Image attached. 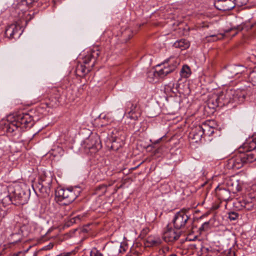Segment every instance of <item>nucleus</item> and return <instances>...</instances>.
Returning a JSON list of instances; mask_svg holds the SVG:
<instances>
[{
	"mask_svg": "<svg viewBox=\"0 0 256 256\" xmlns=\"http://www.w3.org/2000/svg\"><path fill=\"white\" fill-rule=\"evenodd\" d=\"M74 222H77L78 221H80L81 219V216H78L74 218H73Z\"/></svg>",
	"mask_w": 256,
	"mask_h": 256,
	"instance_id": "nucleus-37",
	"label": "nucleus"
},
{
	"mask_svg": "<svg viewBox=\"0 0 256 256\" xmlns=\"http://www.w3.org/2000/svg\"><path fill=\"white\" fill-rule=\"evenodd\" d=\"M181 232L170 227L168 224L164 228L162 233V239L166 242H172L178 240Z\"/></svg>",
	"mask_w": 256,
	"mask_h": 256,
	"instance_id": "nucleus-7",
	"label": "nucleus"
},
{
	"mask_svg": "<svg viewBox=\"0 0 256 256\" xmlns=\"http://www.w3.org/2000/svg\"><path fill=\"white\" fill-rule=\"evenodd\" d=\"M54 246V244L52 243H50L48 245L44 246L42 250H49L52 249Z\"/></svg>",
	"mask_w": 256,
	"mask_h": 256,
	"instance_id": "nucleus-32",
	"label": "nucleus"
},
{
	"mask_svg": "<svg viewBox=\"0 0 256 256\" xmlns=\"http://www.w3.org/2000/svg\"><path fill=\"white\" fill-rule=\"evenodd\" d=\"M20 27L16 24H12L6 30L5 34L10 38H15V36L19 37L21 34L20 32Z\"/></svg>",
	"mask_w": 256,
	"mask_h": 256,
	"instance_id": "nucleus-15",
	"label": "nucleus"
},
{
	"mask_svg": "<svg viewBox=\"0 0 256 256\" xmlns=\"http://www.w3.org/2000/svg\"><path fill=\"white\" fill-rule=\"evenodd\" d=\"M12 256H18V254H14Z\"/></svg>",
	"mask_w": 256,
	"mask_h": 256,
	"instance_id": "nucleus-46",
	"label": "nucleus"
},
{
	"mask_svg": "<svg viewBox=\"0 0 256 256\" xmlns=\"http://www.w3.org/2000/svg\"><path fill=\"white\" fill-rule=\"evenodd\" d=\"M72 254V252H64L60 254H58L56 256H70Z\"/></svg>",
	"mask_w": 256,
	"mask_h": 256,
	"instance_id": "nucleus-36",
	"label": "nucleus"
},
{
	"mask_svg": "<svg viewBox=\"0 0 256 256\" xmlns=\"http://www.w3.org/2000/svg\"><path fill=\"white\" fill-rule=\"evenodd\" d=\"M80 189L78 187L72 188H59L56 191V196L58 201L63 204L67 205L72 203L80 194Z\"/></svg>",
	"mask_w": 256,
	"mask_h": 256,
	"instance_id": "nucleus-4",
	"label": "nucleus"
},
{
	"mask_svg": "<svg viewBox=\"0 0 256 256\" xmlns=\"http://www.w3.org/2000/svg\"><path fill=\"white\" fill-rule=\"evenodd\" d=\"M0 200L4 206L9 205L10 204L15 202L14 200V196L9 194V190L6 188H4V192L0 194Z\"/></svg>",
	"mask_w": 256,
	"mask_h": 256,
	"instance_id": "nucleus-12",
	"label": "nucleus"
},
{
	"mask_svg": "<svg viewBox=\"0 0 256 256\" xmlns=\"http://www.w3.org/2000/svg\"><path fill=\"white\" fill-rule=\"evenodd\" d=\"M6 215V212L5 210H2L0 208V221Z\"/></svg>",
	"mask_w": 256,
	"mask_h": 256,
	"instance_id": "nucleus-31",
	"label": "nucleus"
},
{
	"mask_svg": "<svg viewBox=\"0 0 256 256\" xmlns=\"http://www.w3.org/2000/svg\"><path fill=\"white\" fill-rule=\"evenodd\" d=\"M208 104L212 108L218 106H222L218 94H214L212 97L208 100Z\"/></svg>",
	"mask_w": 256,
	"mask_h": 256,
	"instance_id": "nucleus-21",
	"label": "nucleus"
},
{
	"mask_svg": "<svg viewBox=\"0 0 256 256\" xmlns=\"http://www.w3.org/2000/svg\"><path fill=\"white\" fill-rule=\"evenodd\" d=\"M234 256V251L231 250H229L228 252L226 254V256Z\"/></svg>",
	"mask_w": 256,
	"mask_h": 256,
	"instance_id": "nucleus-38",
	"label": "nucleus"
},
{
	"mask_svg": "<svg viewBox=\"0 0 256 256\" xmlns=\"http://www.w3.org/2000/svg\"><path fill=\"white\" fill-rule=\"evenodd\" d=\"M100 56V52L98 50H93L91 53L88 54L84 58V63L85 66L92 62L91 68L94 66L96 62V59Z\"/></svg>",
	"mask_w": 256,
	"mask_h": 256,
	"instance_id": "nucleus-14",
	"label": "nucleus"
},
{
	"mask_svg": "<svg viewBox=\"0 0 256 256\" xmlns=\"http://www.w3.org/2000/svg\"><path fill=\"white\" fill-rule=\"evenodd\" d=\"M169 256H177L176 254H170Z\"/></svg>",
	"mask_w": 256,
	"mask_h": 256,
	"instance_id": "nucleus-44",
	"label": "nucleus"
},
{
	"mask_svg": "<svg viewBox=\"0 0 256 256\" xmlns=\"http://www.w3.org/2000/svg\"><path fill=\"white\" fill-rule=\"evenodd\" d=\"M248 2V0H244L242 2H241L242 4H246Z\"/></svg>",
	"mask_w": 256,
	"mask_h": 256,
	"instance_id": "nucleus-42",
	"label": "nucleus"
},
{
	"mask_svg": "<svg viewBox=\"0 0 256 256\" xmlns=\"http://www.w3.org/2000/svg\"><path fill=\"white\" fill-rule=\"evenodd\" d=\"M234 102H242L246 97V92L240 90H234Z\"/></svg>",
	"mask_w": 256,
	"mask_h": 256,
	"instance_id": "nucleus-22",
	"label": "nucleus"
},
{
	"mask_svg": "<svg viewBox=\"0 0 256 256\" xmlns=\"http://www.w3.org/2000/svg\"><path fill=\"white\" fill-rule=\"evenodd\" d=\"M180 75L182 77L187 78L191 74L190 69L187 65L184 66L180 70Z\"/></svg>",
	"mask_w": 256,
	"mask_h": 256,
	"instance_id": "nucleus-24",
	"label": "nucleus"
},
{
	"mask_svg": "<svg viewBox=\"0 0 256 256\" xmlns=\"http://www.w3.org/2000/svg\"><path fill=\"white\" fill-rule=\"evenodd\" d=\"M244 28V26L242 24L237 26H236L232 27L230 28L224 30V34H218L211 35L209 36H207L208 40V42L215 41L218 40L222 39L224 36H227L228 34L230 32H233L232 34V37L234 36L237 34L242 30Z\"/></svg>",
	"mask_w": 256,
	"mask_h": 256,
	"instance_id": "nucleus-9",
	"label": "nucleus"
},
{
	"mask_svg": "<svg viewBox=\"0 0 256 256\" xmlns=\"http://www.w3.org/2000/svg\"><path fill=\"white\" fill-rule=\"evenodd\" d=\"M238 217V214L234 212H231L228 213V218L230 220H235Z\"/></svg>",
	"mask_w": 256,
	"mask_h": 256,
	"instance_id": "nucleus-29",
	"label": "nucleus"
},
{
	"mask_svg": "<svg viewBox=\"0 0 256 256\" xmlns=\"http://www.w3.org/2000/svg\"><path fill=\"white\" fill-rule=\"evenodd\" d=\"M32 118L28 114H19L14 116L8 117L5 124V128L8 133L20 132L26 128L33 124Z\"/></svg>",
	"mask_w": 256,
	"mask_h": 256,
	"instance_id": "nucleus-2",
	"label": "nucleus"
},
{
	"mask_svg": "<svg viewBox=\"0 0 256 256\" xmlns=\"http://www.w3.org/2000/svg\"><path fill=\"white\" fill-rule=\"evenodd\" d=\"M165 249L166 250H169V248H168V247H166V248H165Z\"/></svg>",
	"mask_w": 256,
	"mask_h": 256,
	"instance_id": "nucleus-45",
	"label": "nucleus"
},
{
	"mask_svg": "<svg viewBox=\"0 0 256 256\" xmlns=\"http://www.w3.org/2000/svg\"><path fill=\"white\" fill-rule=\"evenodd\" d=\"M190 246L192 249H196V244H190Z\"/></svg>",
	"mask_w": 256,
	"mask_h": 256,
	"instance_id": "nucleus-39",
	"label": "nucleus"
},
{
	"mask_svg": "<svg viewBox=\"0 0 256 256\" xmlns=\"http://www.w3.org/2000/svg\"><path fill=\"white\" fill-rule=\"evenodd\" d=\"M92 68L82 64H78L76 68V73L77 76H84L88 74Z\"/></svg>",
	"mask_w": 256,
	"mask_h": 256,
	"instance_id": "nucleus-19",
	"label": "nucleus"
},
{
	"mask_svg": "<svg viewBox=\"0 0 256 256\" xmlns=\"http://www.w3.org/2000/svg\"><path fill=\"white\" fill-rule=\"evenodd\" d=\"M90 255V256H102V254L96 248L92 250Z\"/></svg>",
	"mask_w": 256,
	"mask_h": 256,
	"instance_id": "nucleus-30",
	"label": "nucleus"
},
{
	"mask_svg": "<svg viewBox=\"0 0 256 256\" xmlns=\"http://www.w3.org/2000/svg\"><path fill=\"white\" fill-rule=\"evenodd\" d=\"M244 146L246 148V152L240 150V154L229 160V164L234 169L238 170L244 164L256 160V138L245 143Z\"/></svg>",
	"mask_w": 256,
	"mask_h": 256,
	"instance_id": "nucleus-1",
	"label": "nucleus"
},
{
	"mask_svg": "<svg viewBox=\"0 0 256 256\" xmlns=\"http://www.w3.org/2000/svg\"><path fill=\"white\" fill-rule=\"evenodd\" d=\"M190 43L186 39H181L176 41L174 44V46L176 48H179L182 50L187 49L189 48Z\"/></svg>",
	"mask_w": 256,
	"mask_h": 256,
	"instance_id": "nucleus-23",
	"label": "nucleus"
},
{
	"mask_svg": "<svg viewBox=\"0 0 256 256\" xmlns=\"http://www.w3.org/2000/svg\"><path fill=\"white\" fill-rule=\"evenodd\" d=\"M126 256H138L137 254L136 253H132V254H129L126 255Z\"/></svg>",
	"mask_w": 256,
	"mask_h": 256,
	"instance_id": "nucleus-40",
	"label": "nucleus"
},
{
	"mask_svg": "<svg viewBox=\"0 0 256 256\" xmlns=\"http://www.w3.org/2000/svg\"><path fill=\"white\" fill-rule=\"evenodd\" d=\"M11 191L13 192L14 200L16 202L14 205H23L28 202L29 194L20 186H16L14 190H12Z\"/></svg>",
	"mask_w": 256,
	"mask_h": 256,
	"instance_id": "nucleus-6",
	"label": "nucleus"
},
{
	"mask_svg": "<svg viewBox=\"0 0 256 256\" xmlns=\"http://www.w3.org/2000/svg\"><path fill=\"white\" fill-rule=\"evenodd\" d=\"M248 80L253 85H256V67L250 72L248 76Z\"/></svg>",
	"mask_w": 256,
	"mask_h": 256,
	"instance_id": "nucleus-25",
	"label": "nucleus"
},
{
	"mask_svg": "<svg viewBox=\"0 0 256 256\" xmlns=\"http://www.w3.org/2000/svg\"><path fill=\"white\" fill-rule=\"evenodd\" d=\"M38 0H26V2L28 5H31L34 2H37Z\"/></svg>",
	"mask_w": 256,
	"mask_h": 256,
	"instance_id": "nucleus-35",
	"label": "nucleus"
},
{
	"mask_svg": "<svg viewBox=\"0 0 256 256\" xmlns=\"http://www.w3.org/2000/svg\"><path fill=\"white\" fill-rule=\"evenodd\" d=\"M180 64V59L175 56H170L160 64L156 66L154 75L160 78H164L173 72Z\"/></svg>",
	"mask_w": 256,
	"mask_h": 256,
	"instance_id": "nucleus-3",
	"label": "nucleus"
},
{
	"mask_svg": "<svg viewBox=\"0 0 256 256\" xmlns=\"http://www.w3.org/2000/svg\"><path fill=\"white\" fill-rule=\"evenodd\" d=\"M236 208L240 210H252L254 207V204L251 200H248L246 198L239 200L235 203Z\"/></svg>",
	"mask_w": 256,
	"mask_h": 256,
	"instance_id": "nucleus-11",
	"label": "nucleus"
},
{
	"mask_svg": "<svg viewBox=\"0 0 256 256\" xmlns=\"http://www.w3.org/2000/svg\"><path fill=\"white\" fill-rule=\"evenodd\" d=\"M162 242L160 237L154 236H148L146 240L148 246H156L160 245Z\"/></svg>",
	"mask_w": 256,
	"mask_h": 256,
	"instance_id": "nucleus-20",
	"label": "nucleus"
},
{
	"mask_svg": "<svg viewBox=\"0 0 256 256\" xmlns=\"http://www.w3.org/2000/svg\"><path fill=\"white\" fill-rule=\"evenodd\" d=\"M208 225H209V222H205L202 224L200 229L202 230H205L208 227Z\"/></svg>",
	"mask_w": 256,
	"mask_h": 256,
	"instance_id": "nucleus-33",
	"label": "nucleus"
},
{
	"mask_svg": "<svg viewBox=\"0 0 256 256\" xmlns=\"http://www.w3.org/2000/svg\"><path fill=\"white\" fill-rule=\"evenodd\" d=\"M228 76L230 78L236 77L239 78L240 76L246 78L248 76V74H246L247 71V68L240 65H234L228 67Z\"/></svg>",
	"mask_w": 256,
	"mask_h": 256,
	"instance_id": "nucleus-8",
	"label": "nucleus"
},
{
	"mask_svg": "<svg viewBox=\"0 0 256 256\" xmlns=\"http://www.w3.org/2000/svg\"><path fill=\"white\" fill-rule=\"evenodd\" d=\"M226 185L228 190L232 193L236 194L242 189L240 180L236 179L234 177L230 178L226 182Z\"/></svg>",
	"mask_w": 256,
	"mask_h": 256,
	"instance_id": "nucleus-13",
	"label": "nucleus"
},
{
	"mask_svg": "<svg viewBox=\"0 0 256 256\" xmlns=\"http://www.w3.org/2000/svg\"><path fill=\"white\" fill-rule=\"evenodd\" d=\"M216 192L219 199L226 201L230 198V190L228 189L218 186L216 189Z\"/></svg>",
	"mask_w": 256,
	"mask_h": 256,
	"instance_id": "nucleus-16",
	"label": "nucleus"
},
{
	"mask_svg": "<svg viewBox=\"0 0 256 256\" xmlns=\"http://www.w3.org/2000/svg\"><path fill=\"white\" fill-rule=\"evenodd\" d=\"M110 184H108V186L105 184H102L98 186L96 188V190L97 192H100V193L102 194H104L106 191V188L108 186H110Z\"/></svg>",
	"mask_w": 256,
	"mask_h": 256,
	"instance_id": "nucleus-27",
	"label": "nucleus"
},
{
	"mask_svg": "<svg viewBox=\"0 0 256 256\" xmlns=\"http://www.w3.org/2000/svg\"><path fill=\"white\" fill-rule=\"evenodd\" d=\"M100 120H108L109 119L108 116L106 114H100Z\"/></svg>",
	"mask_w": 256,
	"mask_h": 256,
	"instance_id": "nucleus-34",
	"label": "nucleus"
},
{
	"mask_svg": "<svg viewBox=\"0 0 256 256\" xmlns=\"http://www.w3.org/2000/svg\"><path fill=\"white\" fill-rule=\"evenodd\" d=\"M42 186L50 188L52 183V178L50 177L48 178L46 176L42 178Z\"/></svg>",
	"mask_w": 256,
	"mask_h": 256,
	"instance_id": "nucleus-26",
	"label": "nucleus"
},
{
	"mask_svg": "<svg viewBox=\"0 0 256 256\" xmlns=\"http://www.w3.org/2000/svg\"><path fill=\"white\" fill-rule=\"evenodd\" d=\"M234 90L232 89H228L218 94L222 106L234 102Z\"/></svg>",
	"mask_w": 256,
	"mask_h": 256,
	"instance_id": "nucleus-10",
	"label": "nucleus"
},
{
	"mask_svg": "<svg viewBox=\"0 0 256 256\" xmlns=\"http://www.w3.org/2000/svg\"><path fill=\"white\" fill-rule=\"evenodd\" d=\"M208 248H206L204 247V248H202V252H204V251L208 252Z\"/></svg>",
	"mask_w": 256,
	"mask_h": 256,
	"instance_id": "nucleus-41",
	"label": "nucleus"
},
{
	"mask_svg": "<svg viewBox=\"0 0 256 256\" xmlns=\"http://www.w3.org/2000/svg\"><path fill=\"white\" fill-rule=\"evenodd\" d=\"M129 105H130V110L128 112L127 116L132 120H137L138 116L136 114L138 110V104L129 102L128 106Z\"/></svg>",
	"mask_w": 256,
	"mask_h": 256,
	"instance_id": "nucleus-18",
	"label": "nucleus"
},
{
	"mask_svg": "<svg viewBox=\"0 0 256 256\" xmlns=\"http://www.w3.org/2000/svg\"><path fill=\"white\" fill-rule=\"evenodd\" d=\"M121 246H118L116 247L113 248L111 250L110 254L108 256H115V255L119 252H122V250H120Z\"/></svg>",
	"mask_w": 256,
	"mask_h": 256,
	"instance_id": "nucleus-28",
	"label": "nucleus"
},
{
	"mask_svg": "<svg viewBox=\"0 0 256 256\" xmlns=\"http://www.w3.org/2000/svg\"><path fill=\"white\" fill-rule=\"evenodd\" d=\"M162 138H160L158 140H156L155 142H154V144H157L160 141L162 140Z\"/></svg>",
	"mask_w": 256,
	"mask_h": 256,
	"instance_id": "nucleus-43",
	"label": "nucleus"
},
{
	"mask_svg": "<svg viewBox=\"0 0 256 256\" xmlns=\"http://www.w3.org/2000/svg\"><path fill=\"white\" fill-rule=\"evenodd\" d=\"M204 134V131L202 126H198L192 130L190 134V136L196 142H198L201 140Z\"/></svg>",
	"mask_w": 256,
	"mask_h": 256,
	"instance_id": "nucleus-17",
	"label": "nucleus"
},
{
	"mask_svg": "<svg viewBox=\"0 0 256 256\" xmlns=\"http://www.w3.org/2000/svg\"><path fill=\"white\" fill-rule=\"evenodd\" d=\"M111 147H112V148H114V144H113L112 146H111Z\"/></svg>",
	"mask_w": 256,
	"mask_h": 256,
	"instance_id": "nucleus-47",
	"label": "nucleus"
},
{
	"mask_svg": "<svg viewBox=\"0 0 256 256\" xmlns=\"http://www.w3.org/2000/svg\"><path fill=\"white\" fill-rule=\"evenodd\" d=\"M8 190H12V188H10V189H8V188H6Z\"/></svg>",
	"mask_w": 256,
	"mask_h": 256,
	"instance_id": "nucleus-48",
	"label": "nucleus"
},
{
	"mask_svg": "<svg viewBox=\"0 0 256 256\" xmlns=\"http://www.w3.org/2000/svg\"><path fill=\"white\" fill-rule=\"evenodd\" d=\"M188 213V210H182L174 214L172 222L175 228L180 230L184 228L190 218Z\"/></svg>",
	"mask_w": 256,
	"mask_h": 256,
	"instance_id": "nucleus-5",
	"label": "nucleus"
}]
</instances>
